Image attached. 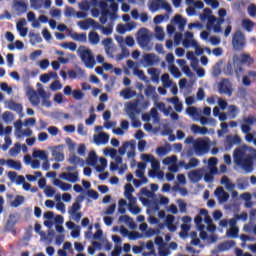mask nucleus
<instances>
[{
    "instance_id": "nucleus-58",
    "label": "nucleus",
    "mask_w": 256,
    "mask_h": 256,
    "mask_svg": "<svg viewBox=\"0 0 256 256\" xmlns=\"http://www.w3.org/2000/svg\"><path fill=\"white\" fill-rule=\"evenodd\" d=\"M161 81L164 89H169V87H171L172 82L171 79L169 78V74H163L161 76Z\"/></svg>"
},
{
    "instance_id": "nucleus-61",
    "label": "nucleus",
    "mask_w": 256,
    "mask_h": 256,
    "mask_svg": "<svg viewBox=\"0 0 256 256\" xmlns=\"http://www.w3.org/2000/svg\"><path fill=\"white\" fill-rule=\"evenodd\" d=\"M169 71L175 79H179L181 77V71H179V68H177L175 65L169 66Z\"/></svg>"
},
{
    "instance_id": "nucleus-50",
    "label": "nucleus",
    "mask_w": 256,
    "mask_h": 256,
    "mask_svg": "<svg viewBox=\"0 0 256 256\" xmlns=\"http://www.w3.org/2000/svg\"><path fill=\"white\" fill-rule=\"evenodd\" d=\"M120 233H121L122 237H129L130 240H135V239L139 238L135 234L129 233V230L127 228H125L124 226L120 227Z\"/></svg>"
},
{
    "instance_id": "nucleus-64",
    "label": "nucleus",
    "mask_w": 256,
    "mask_h": 256,
    "mask_svg": "<svg viewBox=\"0 0 256 256\" xmlns=\"http://www.w3.org/2000/svg\"><path fill=\"white\" fill-rule=\"evenodd\" d=\"M30 5L32 9H35L37 11L41 9V7H43V0H30Z\"/></svg>"
},
{
    "instance_id": "nucleus-57",
    "label": "nucleus",
    "mask_w": 256,
    "mask_h": 256,
    "mask_svg": "<svg viewBox=\"0 0 256 256\" xmlns=\"http://www.w3.org/2000/svg\"><path fill=\"white\" fill-rule=\"evenodd\" d=\"M211 13H213V11L210 8H205L203 10V13L200 15V20L201 21H209V19H211V17H214L213 15H211Z\"/></svg>"
},
{
    "instance_id": "nucleus-20",
    "label": "nucleus",
    "mask_w": 256,
    "mask_h": 256,
    "mask_svg": "<svg viewBox=\"0 0 256 256\" xmlns=\"http://www.w3.org/2000/svg\"><path fill=\"white\" fill-rule=\"evenodd\" d=\"M24 25H27V20H25V18L20 19L16 24V29L20 37H27L29 29L25 28Z\"/></svg>"
},
{
    "instance_id": "nucleus-26",
    "label": "nucleus",
    "mask_w": 256,
    "mask_h": 256,
    "mask_svg": "<svg viewBox=\"0 0 256 256\" xmlns=\"http://www.w3.org/2000/svg\"><path fill=\"white\" fill-rule=\"evenodd\" d=\"M53 185H55V187H59L61 191H71V187H72L71 184L63 182L57 178L53 180Z\"/></svg>"
},
{
    "instance_id": "nucleus-39",
    "label": "nucleus",
    "mask_w": 256,
    "mask_h": 256,
    "mask_svg": "<svg viewBox=\"0 0 256 256\" xmlns=\"http://www.w3.org/2000/svg\"><path fill=\"white\" fill-rule=\"evenodd\" d=\"M6 165L9 167V169H14L15 171H21L22 169L21 162L13 159H8Z\"/></svg>"
},
{
    "instance_id": "nucleus-60",
    "label": "nucleus",
    "mask_w": 256,
    "mask_h": 256,
    "mask_svg": "<svg viewBox=\"0 0 256 256\" xmlns=\"http://www.w3.org/2000/svg\"><path fill=\"white\" fill-rule=\"evenodd\" d=\"M78 7H79L80 11H85V12H87V11H89V9H91V7H93V6L91 5V2H89L88 0H83L82 2H80V3L78 4Z\"/></svg>"
},
{
    "instance_id": "nucleus-10",
    "label": "nucleus",
    "mask_w": 256,
    "mask_h": 256,
    "mask_svg": "<svg viewBox=\"0 0 256 256\" xmlns=\"http://www.w3.org/2000/svg\"><path fill=\"white\" fill-rule=\"evenodd\" d=\"M201 216L204 217V223L206 224V231H209V233H215L217 227L215 224H213V219H211V216L209 215V212L207 209H200L199 214L197 217Z\"/></svg>"
},
{
    "instance_id": "nucleus-48",
    "label": "nucleus",
    "mask_w": 256,
    "mask_h": 256,
    "mask_svg": "<svg viewBox=\"0 0 256 256\" xmlns=\"http://www.w3.org/2000/svg\"><path fill=\"white\" fill-rule=\"evenodd\" d=\"M235 65H234V68H233V63H231V61H229L226 66L224 67L223 69V73L224 75H227V76H231L235 73Z\"/></svg>"
},
{
    "instance_id": "nucleus-7",
    "label": "nucleus",
    "mask_w": 256,
    "mask_h": 256,
    "mask_svg": "<svg viewBox=\"0 0 256 256\" xmlns=\"http://www.w3.org/2000/svg\"><path fill=\"white\" fill-rule=\"evenodd\" d=\"M225 23V19L216 18L215 16H211L209 21L207 22L206 29L207 31H211L213 29L214 33H221V26Z\"/></svg>"
},
{
    "instance_id": "nucleus-6",
    "label": "nucleus",
    "mask_w": 256,
    "mask_h": 256,
    "mask_svg": "<svg viewBox=\"0 0 256 256\" xmlns=\"http://www.w3.org/2000/svg\"><path fill=\"white\" fill-rule=\"evenodd\" d=\"M246 45L245 34L241 31H236L232 37V46L235 51H242Z\"/></svg>"
},
{
    "instance_id": "nucleus-42",
    "label": "nucleus",
    "mask_w": 256,
    "mask_h": 256,
    "mask_svg": "<svg viewBox=\"0 0 256 256\" xmlns=\"http://www.w3.org/2000/svg\"><path fill=\"white\" fill-rule=\"evenodd\" d=\"M159 70L157 68L148 69V75H151L152 83H159Z\"/></svg>"
},
{
    "instance_id": "nucleus-24",
    "label": "nucleus",
    "mask_w": 256,
    "mask_h": 256,
    "mask_svg": "<svg viewBox=\"0 0 256 256\" xmlns=\"http://www.w3.org/2000/svg\"><path fill=\"white\" fill-rule=\"evenodd\" d=\"M172 23H175V25H178L179 31L185 30V25H187V20L184 19L181 15L177 14L174 16Z\"/></svg>"
},
{
    "instance_id": "nucleus-41",
    "label": "nucleus",
    "mask_w": 256,
    "mask_h": 256,
    "mask_svg": "<svg viewBox=\"0 0 256 256\" xmlns=\"http://www.w3.org/2000/svg\"><path fill=\"white\" fill-rule=\"evenodd\" d=\"M155 91V87L149 85L146 89H145V95L146 97H152L153 101H157L159 99V96H157Z\"/></svg>"
},
{
    "instance_id": "nucleus-35",
    "label": "nucleus",
    "mask_w": 256,
    "mask_h": 256,
    "mask_svg": "<svg viewBox=\"0 0 256 256\" xmlns=\"http://www.w3.org/2000/svg\"><path fill=\"white\" fill-rule=\"evenodd\" d=\"M68 163H70V165H75V166L79 165L80 167H84L85 165V161L75 154L70 155L68 159Z\"/></svg>"
},
{
    "instance_id": "nucleus-9",
    "label": "nucleus",
    "mask_w": 256,
    "mask_h": 256,
    "mask_svg": "<svg viewBox=\"0 0 256 256\" xmlns=\"http://www.w3.org/2000/svg\"><path fill=\"white\" fill-rule=\"evenodd\" d=\"M142 67H155L159 63V56L155 53H147L140 60Z\"/></svg>"
},
{
    "instance_id": "nucleus-29",
    "label": "nucleus",
    "mask_w": 256,
    "mask_h": 256,
    "mask_svg": "<svg viewBox=\"0 0 256 256\" xmlns=\"http://www.w3.org/2000/svg\"><path fill=\"white\" fill-rule=\"evenodd\" d=\"M88 41L90 45H99V43L101 42V36H99L97 32L91 31L88 34Z\"/></svg>"
},
{
    "instance_id": "nucleus-8",
    "label": "nucleus",
    "mask_w": 256,
    "mask_h": 256,
    "mask_svg": "<svg viewBox=\"0 0 256 256\" xmlns=\"http://www.w3.org/2000/svg\"><path fill=\"white\" fill-rule=\"evenodd\" d=\"M193 149L198 157H202V155L209 153V144L203 138H198L195 140Z\"/></svg>"
},
{
    "instance_id": "nucleus-25",
    "label": "nucleus",
    "mask_w": 256,
    "mask_h": 256,
    "mask_svg": "<svg viewBox=\"0 0 256 256\" xmlns=\"http://www.w3.org/2000/svg\"><path fill=\"white\" fill-rule=\"evenodd\" d=\"M27 95L31 105H33V107H37V105H39L40 103L39 95H37V92H35L34 90H29L27 92Z\"/></svg>"
},
{
    "instance_id": "nucleus-36",
    "label": "nucleus",
    "mask_w": 256,
    "mask_h": 256,
    "mask_svg": "<svg viewBox=\"0 0 256 256\" xmlns=\"http://www.w3.org/2000/svg\"><path fill=\"white\" fill-rule=\"evenodd\" d=\"M97 153L95 150H92L89 152L88 158H87V165H90V167H95L97 165Z\"/></svg>"
},
{
    "instance_id": "nucleus-45",
    "label": "nucleus",
    "mask_w": 256,
    "mask_h": 256,
    "mask_svg": "<svg viewBox=\"0 0 256 256\" xmlns=\"http://www.w3.org/2000/svg\"><path fill=\"white\" fill-rule=\"evenodd\" d=\"M131 55V52L126 47H121V53L116 55V61H123V59H127Z\"/></svg>"
},
{
    "instance_id": "nucleus-22",
    "label": "nucleus",
    "mask_w": 256,
    "mask_h": 256,
    "mask_svg": "<svg viewBox=\"0 0 256 256\" xmlns=\"http://www.w3.org/2000/svg\"><path fill=\"white\" fill-rule=\"evenodd\" d=\"M188 179L192 183H199L203 179V173H201V170H192L188 173Z\"/></svg>"
},
{
    "instance_id": "nucleus-30",
    "label": "nucleus",
    "mask_w": 256,
    "mask_h": 256,
    "mask_svg": "<svg viewBox=\"0 0 256 256\" xmlns=\"http://www.w3.org/2000/svg\"><path fill=\"white\" fill-rule=\"evenodd\" d=\"M167 101L174 105L176 113H181L183 111V103L179 101L178 97L168 98Z\"/></svg>"
},
{
    "instance_id": "nucleus-44",
    "label": "nucleus",
    "mask_w": 256,
    "mask_h": 256,
    "mask_svg": "<svg viewBox=\"0 0 256 256\" xmlns=\"http://www.w3.org/2000/svg\"><path fill=\"white\" fill-rule=\"evenodd\" d=\"M242 27L247 31L248 33H251L253 31V28L255 27V23L249 19H244L242 21Z\"/></svg>"
},
{
    "instance_id": "nucleus-56",
    "label": "nucleus",
    "mask_w": 256,
    "mask_h": 256,
    "mask_svg": "<svg viewBox=\"0 0 256 256\" xmlns=\"http://www.w3.org/2000/svg\"><path fill=\"white\" fill-rule=\"evenodd\" d=\"M92 18H87L84 21H79L77 23L78 27H80V29H82V31H87V29H89V27H91V22Z\"/></svg>"
},
{
    "instance_id": "nucleus-16",
    "label": "nucleus",
    "mask_w": 256,
    "mask_h": 256,
    "mask_svg": "<svg viewBox=\"0 0 256 256\" xmlns=\"http://www.w3.org/2000/svg\"><path fill=\"white\" fill-rule=\"evenodd\" d=\"M194 223L198 231H200V237L205 241L208 237V234L205 231V229L207 230V226L203 224V218L201 216H196L194 218Z\"/></svg>"
},
{
    "instance_id": "nucleus-21",
    "label": "nucleus",
    "mask_w": 256,
    "mask_h": 256,
    "mask_svg": "<svg viewBox=\"0 0 256 256\" xmlns=\"http://www.w3.org/2000/svg\"><path fill=\"white\" fill-rule=\"evenodd\" d=\"M102 45L106 55L113 59V54L111 53V50L113 49V38H106L102 40Z\"/></svg>"
},
{
    "instance_id": "nucleus-59",
    "label": "nucleus",
    "mask_w": 256,
    "mask_h": 256,
    "mask_svg": "<svg viewBox=\"0 0 256 256\" xmlns=\"http://www.w3.org/2000/svg\"><path fill=\"white\" fill-rule=\"evenodd\" d=\"M103 154L105 155V157H111V159H115V157H117V149L105 148Z\"/></svg>"
},
{
    "instance_id": "nucleus-14",
    "label": "nucleus",
    "mask_w": 256,
    "mask_h": 256,
    "mask_svg": "<svg viewBox=\"0 0 256 256\" xmlns=\"http://www.w3.org/2000/svg\"><path fill=\"white\" fill-rule=\"evenodd\" d=\"M183 47L185 49H189V47H193V49H197L199 47V44L195 39H193V33L192 32H185V39L182 41Z\"/></svg>"
},
{
    "instance_id": "nucleus-32",
    "label": "nucleus",
    "mask_w": 256,
    "mask_h": 256,
    "mask_svg": "<svg viewBox=\"0 0 256 256\" xmlns=\"http://www.w3.org/2000/svg\"><path fill=\"white\" fill-rule=\"evenodd\" d=\"M187 115L193 119V121H199V117H201V114L199 113V110H197V107H189L186 109Z\"/></svg>"
},
{
    "instance_id": "nucleus-40",
    "label": "nucleus",
    "mask_w": 256,
    "mask_h": 256,
    "mask_svg": "<svg viewBox=\"0 0 256 256\" xmlns=\"http://www.w3.org/2000/svg\"><path fill=\"white\" fill-rule=\"evenodd\" d=\"M226 237L228 239H237L239 237V227H233L226 231Z\"/></svg>"
},
{
    "instance_id": "nucleus-13",
    "label": "nucleus",
    "mask_w": 256,
    "mask_h": 256,
    "mask_svg": "<svg viewBox=\"0 0 256 256\" xmlns=\"http://www.w3.org/2000/svg\"><path fill=\"white\" fill-rule=\"evenodd\" d=\"M219 93L221 95H227L231 97L233 95V90H231V82L229 80L224 79L218 84Z\"/></svg>"
},
{
    "instance_id": "nucleus-38",
    "label": "nucleus",
    "mask_w": 256,
    "mask_h": 256,
    "mask_svg": "<svg viewBox=\"0 0 256 256\" xmlns=\"http://www.w3.org/2000/svg\"><path fill=\"white\" fill-rule=\"evenodd\" d=\"M137 95V92L131 90V88H126L120 92V97H123V99H133Z\"/></svg>"
},
{
    "instance_id": "nucleus-47",
    "label": "nucleus",
    "mask_w": 256,
    "mask_h": 256,
    "mask_svg": "<svg viewBox=\"0 0 256 256\" xmlns=\"http://www.w3.org/2000/svg\"><path fill=\"white\" fill-rule=\"evenodd\" d=\"M21 153V143L17 142L14 147L9 150L10 157H17Z\"/></svg>"
},
{
    "instance_id": "nucleus-23",
    "label": "nucleus",
    "mask_w": 256,
    "mask_h": 256,
    "mask_svg": "<svg viewBox=\"0 0 256 256\" xmlns=\"http://www.w3.org/2000/svg\"><path fill=\"white\" fill-rule=\"evenodd\" d=\"M126 114L128 115L129 119H131L132 121V127L134 129H139V127H141V121L137 119V116H136L137 113L126 109Z\"/></svg>"
},
{
    "instance_id": "nucleus-5",
    "label": "nucleus",
    "mask_w": 256,
    "mask_h": 256,
    "mask_svg": "<svg viewBox=\"0 0 256 256\" xmlns=\"http://www.w3.org/2000/svg\"><path fill=\"white\" fill-rule=\"evenodd\" d=\"M149 105H151L149 101L138 98L127 104L126 110L132 111L139 115L142 111L149 109Z\"/></svg>"
},
{
    "instance_id": "nucleus-15",
    "label": "nucleus",
    "mask_w": 256,
    "mask_h": 256,
    "mask_svg": "<svg viewBox=\"0 0 256 256\" xmlns=\"http://www.w3.org/2000/svg\"><path fill=\"white\" fill-rule=\"evenodd\" d=\"M27 0H14L13 1V9L16 11V15H23V13H27Z\"/></svg>"
},
{
    "instance_id": "nucleus-27",
    "label": "nucleus",
    "mask_w": 256,
    "mask_h": 256,
    "mask_svg": "<svg viewBox=\"0 0 256 256\" xmlns=\"http://www.w3.org/2000/svg\"><path fill=\"white\" fill-rule=\"evenodd\" d=\"M137 204V199H131L128 203V209L132 215H139L141 213V208L139 206H136Z\"/></svg>"
},
{
    "instance_id": "nucleus-63",
    "label": "nucleus",
    "mask_w": 256,
    "mask_h": 256,
    "mask_svg": "<svg viewBox=\"0 0 256 256\" xmlns=\"http://www.w3.org/2000/svg\"><path fill=\"white\" fill-rule=\"evenodd\" d=\"M177 163V156L172 155L163 160L164 165H176Z\"/></svg>"
},
{
    "instance_id": "nucleus-31",
    "label": "nucleus",
    "mask_w": 256,
    "mask_h": 256,
    "mask_svg": "<svg viewBox=\"0 0 256 256\" xmlns=\"http://www.w3.org/2000/svg\"><path fill=\"white\" fill-rule=\"evenodd\" d=\"M236 243L233 240H228L226 242H222L218 245L217 249L218 251H229V249H232V247H235Z\"/></svg>"
},
{
    "instance_id": "nucleus-43",
    "label": "nucleus",
    "mask_w": 256,
    "mask_h": 256,
    "mask_svg": "<svg viewBox=\"0 0 256 256\" xmlns=\"http://www.w3.org/2000/svg\"><path fill=\"white\" fill-rule=\"evenodd\" d=\"M71 39L78 41L79 43H87V34L85 33H74L71 35Z\"/></svg>"
},
{
    "instance_id": "nucleus-49",
    "label": "nucleus",
    "mask_w": 256,
    "mask_h": 256,
    "mask_svg": "<svg viewBox=\"0 0 256 256\" xmlns=\"http://www.w3.org/2000/svg\"><path fill=\"white\" fill-rule=\"evenodd\" d=\"M199 167V159L191 158L188 163H186L185 170L190 171V169H195Z\"/></svg>"
},
{
    "instance_id": "nucleus-2",
    "label": "nucleus",
    "mask_w": 256,
    "mask_h": 256,
    "mask_svg": "<svg viewBox=\"0 0 256 256\" xmlns=\"http://www.w3.org/2000/svg\"><path fill=\"white\" fill-rule=\"evenodd\" d=\"M77 55L80 57L86 69H93L97 65L93 52L87 46H80L77 50Z\"/></svg>"
},
{
    "instance_id": "nucleus-28",
    "label": "nucleus",
    "mask_w": 256,
    "mask_h": 256,
    "mask_svg": "<svg viewBox=\"0 0 256 256\" xmlns=\"http://www.w3.org/2000/svg\"><path fill=\"white\" fill-rule=\"evenodd\" d=\"M8 109H10L11 111H15L16 113H18V115H21L23 113V105L13 100L8 101Z\"/></svg>"
},
{
    "instance_id": "nucleus-34",
    "label": "nucleus",
    "mask_w": 256,
    "mask_h": 256,
    "mask_svg": "<svg viewBox=\"0 0 256 256\" xmlns=\"http://www.w3.org/2000/svg\"><path fill=\"white\" fill-rule=\"evenodd\" d=\"M220 183H221V185H224V187L227 191L235 190V184L233 182H231V180L227 176H223L220 180Z\"/></svg>"
},
{
    "instance_id": "nucleus-33",
    "label": "nucleus",
    "mask_w": 256,
    "mask_h": 256,
    "mask_svg": "<svg viewBox=\"0 0 256 256\" xmlns=\"http://www.w3.org/2000/svg\"><path fill=\"white\" fill-rule=\"evenodd\" d=\"M124 189V197L128 199V201H131V199H137L135 196H133V193H135V188H133L131 184H126Z\"/></svg>"
},
{
    "instance_id": "nucleus-54",
    "label": "nucleus",
    "mask_w": 256,
    "mask_h": 256,
    "mask_svg": "<svg viewBox=\"0 0 256 256\" xmlns=\"http://www.w3.org/2000/svg\"><path fill=\"white\" fill-rule=\"evenodd\" d=\"M129 147H131V149H134L133 144H131V142H124L122 146L118 149L119 155L123 157V155L127 153V149H129Z\"/></svg>"
},
{
    "instance_id": "nucleus-62",
    "label": "nucleus",
    "mask_w": 256,
    "mask_h": 256,
    "mask_svg": "<svg viewBox=\"0 0 256 256\" xmlns=\"http://www.w3.org/2000/svg\"><path fill=\"white\" fill-rule=\"evenodd\" d=\"M72 97L75 99V101H81L85 97V93L83 91L76 89L72 92Z\"/></svg>"
},
{
    "instance_id": "nucleus-18",
    "label": "nucleus",
    "mask_w": 256,
    "mask_h": 256,
    "mask_svg": "<svg viewBox=\"0 0 256 256\" xmlns=\"http://www.w3.org/2000/svg\"><path fill=\"white\" fill-rule=\"evenodd\" d=\"M214 195L217 197L219 203H227L229 201V193L221 186L216 188Z\"/></svg>"
},
{
    "instance_id": "nucleus-51",
    "label": "nucleus",
    "mask_w": 256,
    "mask_h": 256,
    "mask_svg": "<svg viewBox=\"0 0 256 256\" xmlns=\"http://www.w3.org/2000/svg\"><path fill=\"white\" fill-rule=\"evenodd\" d=\"M29 37H30L31 45H37V43L43 42V38H41V34L30 33Z\"/></svg>"
},
{
    "instance_id": "nucleus-37",
    "label": "nucleus",
    "mask_w": 256,
    "mask_h": 256,
    "mask_svg": "<svg viewBox=\"0 0 256 256\" xmlns=\"http://www.w3.org/2000/svg\"><path fill=\"white\" fill-rule=\"evenodd\" d=\"M32 157L34 159H40L41 161H47L49 159V156L47 155V152L44 150H36L33 152Z\"/></svg>"
},
{
    "instance_id": "nucleus-46",
    "label": "nucleus",
    "mask_w": 256,
    "mask_h": 256,
    "mask_svg": "<svg viewBox=\"0 0 256 256\" xmlns=\"http://www.w3.org/2000/svg\"><path fill=\"white\" fill-rule=\"evenodd\" d=\"M2 119L6 125H11V123H13V119H15V116H13L12 112L6 111L2 115Z\"/></svg>"
},
{
    "instance_id": "nucleus-11",
    "label": "nucleus",
    "mask_w": 256,
    "mask_h": 256,
    "mask_svg": "<svg viewBox=\"0 0 256 256\" xmlns=\"http://www.w3.org/2000/svg\"><path fill=\"white\" fill-rule=\"evenodd\" d=\"M234 145H241V137L239 135H227L224 141L225 151H231Z\"/></svg>"
},
{
    "instance_id": "nucleus-17",
    "label": "nucleus",
    "mask_w": 256,
    "mask_h": 256,
    "mask_svg": "<svg viewBox=\"0 0 256 256\" xmlns=\"http://www.w3.org/2000/svg\"><path fill=\"white\" fill-rule=\"evenodd\" d=\"M63 145H58L52 149V157L57 163H63L65 161V154H63Z\"/></svg>"
},
{
    "instance_id": "nucleus-4",
    "label": "nucleus",
    "mask_w": 256,
    "mask_h": 256,
    "mask_svg": "<svg viewBox=\"0 0 256 256\" xmlns=\"http://www.w3.org/2000/svg\"><path fill=\"white\" fill-rule=\"evenodd\" d=\"M253 58L249 54H241L240 56L238 54H235L232 58V63L236 67L235 68V75L237 79L241 77V73L243 71V65L245 63H249V65H252L253 63Z\"/></svg>"
},
{
    "instance_id": "nucleus-12",
    "label": "nucleus",
    "mask_w": 256,
    "mask_h": 256,
    "mask_svg": "<svg viewBox=\"0 0 256 256\" xmlns=\"http://www.w3.org/2000/svg\"><path fill=\"white\" fill-rule=\"evenodd\" d=\"M59 179L67 181L68 183H79V171L62 172L61 174H59Z\"/></svg>"
},
{
    "instance_id": "nucleus-52",
    "label": "nucleus",
    "mask_w": 256,
    "mask_h": 256,
    "mask_svg": "<svg viewBox=\"0 0 256 256\" xmlns=\"http://www.w3.org/2000/svg\"><path fill=\"white\" fill-rule=\"evenodd\" d=\"M155 37L158 41H165V32L161 26L155 27Z\"/></svg>"
},
{
    "instance_id": "nucleus-19",
    "label": "nucleus",
    "mask_w": 256,
    "mask_h": 256,
    "mask_svg": "<svg viewBox=\"0 0 256 256\" xmlns=\"http://www.w3.org/2000/svg\"><path fill=\"white\" fill-rule=\"evenodd\" d=\"M110 136L105 132H100L98 135H94V142L97 145H107L109 143Z\"/></svg>"
},
{
    "instance_id": "nucleus-1",
    "label": "nucleus",
    "mask_w": 256,
    "mask_h": 256,
    "mask_svg": "<svg viewBox=\"0 0 256 256\" xmlns=\"http://www.w3.org/2000/svg\"><path fill=\"white\" fill-rule=\"evenodd\" d=\"M256 150L251 147H238L233 152V161L236 167L242 169L244 173H253L255 165Z\"/></svg>"
},
{
    "instance_id": "nucleus-55",
    "label": "nucleus",
    "mask_w": 256,
    "mask_h": 256,
    "mask_svg": "<svg viewBox=\"0 0 256 256\" xmlns=\"http://www.w3.org/2000/svg\"><path fill=\"white\" fill-rule=\"evenodd\" d=\"M25 203V197L21 195H17L14 199V201L11 202V207H20V205H23Z\"/></svg>"
},
{
    "instance_id": "nucleus-53",
    "label": "nucleus",
    "mask_w": 256,
    "mask_h": 256,
    "mask_svg": "<svg viewBox=\"0 0 256 256\" xmlns=\"http://www.w3.org/2000/svg\"><path fill=\"white\" fill-rule=\"evenodd\" d=\"M133 73L134 75H136V77L140 78L141 81H144L145 83H149V79L147 78V76H145V73L143 72V70H140L139 68H134Z\"/></svg>"
},
{
    "instance_id": "nucleus-3",
    "label": "nucleus",
    "mask_w": 256,
    "mask_h": 256,
    "mask_svg": "<svg viewBox=\"0 0 256 256\" xmlns=\"http://www.w3.org/2000/svg\"><path fill=\"white\" fill-rule=\"evenodd\" d=\"M151 32L147 28H141L138 31L137 43L141 49L144 51H153V43H151Z\"/></svg>"
}]
</instances>
